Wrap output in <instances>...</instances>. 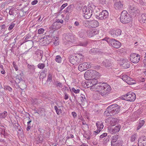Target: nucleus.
Returning <instances> with one entry per match:
<instances>
[{
  "label": "nucleus",
  "instance_id": "1",
  "mask_svg": "<svg viewBox=\"0 0 146 146\" xmlns=\"http://www.w3.org/2000/svg\"><path fill=\"white\" fill-rule=\"evenodd\" d=\"M95 87L99 92L100 94L103 96L108 95L111 90L110 86L105 83H99Z\"/></svg>",
  "mask_w": 146,
  "mask_h": 146
},
{
  "label": "nucleus",
  "instance_id": "2",
  "mask_svg": "<svg viewBox=\"0 0 146 146\" xmlns=\"http://www.w3.org/2000/svg\"><path fill=\"white\" fill-rule=\"evenodd\" d=\"M120 110V106L117 104H114L109 106L104 114L106 116H112L117 114Z\"/></svg>",
  "mask_w": 146,
  "mask_h": 146
},
{
  "label": "nucleus",
  "instance_id": "3",
  "mask_svg": "<svg viewBox=\"0 0 146 146\" xmlns=\"http://www.w3.org/2000/svg\"><path fill=\"white\" fill-rule=\"evenodd\" d=\"M120 20L123 23H127L131 21L132 18L130 15L126 11H123L120 15Z\"/></svg>",
  "mask_w": 146,
  "mask_h": 146
},
{
  "label": "nucleus",
  "instance_id": "4",
  "mask_svg": "<svg viewBox=\"0 0 146 146\" xmlns=\"http://www.w3.org/2000/svg\"><path fill=\"white\" fill-rule=\"evenodd\" d=\"M92 10L91 5L88 7L86 6H84L82 9L84 17L86 19H89L92 15Z\"/></svg>",
  "mask_w": 146,
  "mask_h": 146
},
{
  "label": "nucleus",
  "instance_id": "5",
  "mask_svg": "<svg viewBox=\"0 0 146 146\" xmlns=\"http://www.w3.org/2000/svg\"><path fill=\"white\" fill-rule=\"evenodd\" d=\"M136 98V95L133 92H129L127 93L126 94L122 96V99L125 100L127 99L126 100L130 102L134 101Z\"/></svg>",
  "mask_w": 146,
  "mask_h": 146
},
{
  "label": "nucleus",
  "instance_id": "6",
  "mask_svg": "<svg viewBox=\"0 0 146 146\" xmlns=\"http://www.w3.org/2000/svg\"><path fill=\"white\" fill-rule=\"evenodd\" d=\"M106 40L110 45L115 48H119L121 45L120 42L114 39H110L109 38H108Z\"/></svg>",
  "mask_w": 146,
  "mask_h": 146
},
{
  "label": "nucleus",
  "instance_id": "7",
  "mask_svg": "<svg viewBox=\"0 0 146 146\" xmlns=\"http://www.w3.org/2000/svg\"><path fill=\"white\" fill-rule=\"evenodd\" d=\"M124 2L122 1L117 0L114 3L113 7L115 9L118 11L123 10L124 7Z\"/></svg>",
  "mask_w": 146,
  "mask_h": 146
},
{
  "label": "nucleus",
  "instance_id": "8",
  "mask_svg": "<svg viewBox=\"0 0 146 146\" xmlns=\"http://www.w3.org/2000/svg\"><path fill=\"white\" fill-rule=\"evenodd\" d=\"M108 13L107 10H103L100 13L99 15H96V18L99 19L103 20L108 17Z\"/></svg>",
  "mask_w": 146,
  "mask_h": 146
},
{
  "label": "nucleus",
  "instance_id": "9",
  "mask_svg": "<svg viewBox=\"0 0 146 146\" xmlns=\"http://www.w3.org/2000/svg\"><path fill=\"white\" fill-rule=\"evenodd\" d=\"M91 67V63L86 62L80 64L78 66V68L79 70L82 72L90 68Z\"/></svg>",
  "mask_w": 146,
  "mask_h": 146
},
{
  "label": "nucleus",
  "instance_id": "10",
  "mask_svg": "<svg viewBox=\"0 0 146 146\" xmlns=\"http://www.w3.org/2000/svg\"><path fill=\"white\" fill-rule=\"evenodd\" d=\"M121 30L120 29H112L110 30L109 31V33L112 36L116 38L121 35Z\"/></svg>",
  "mask_w": 146,
  "mask_h": 146
},
{
  "label": "nucleus",
  "instance_id": "11",
  "mask_svg": "<svg viewBox=\"0 0 146 146\" xmlns=\"http://www.w3.org/2000/svg\"><path fill=\"white\" fill-rule=\"evenodd\" d=\"M130 61L134 63H137L139 61L140 59V55L135 53L131 54L130 55Z\"/></svg>",
  "mask_w": 146,
  "mask_h": 146
},
{
  "label": "nucleus",
  "instance_id": "12",
  "mask_svg": "<svg viewBox=\"0 0 146 146\" xmlns=\"http://www.w3.org/2000/svg\"><path fill=\"white\" fill-rule=\"evenodd\" d=\"M99 32V31L96 29H90L86 31V33L88 36L91 37L98 34Z\"/></svg>",
  "mask_w": 146,
  "mask_h": 146
},
{
  "label": "nucleus",
  "instance_id": "13",
  "mask_svg": "<svg viewBox=\"0 0 146 146\" xmlns=\"http://www.w3.org/2000/svg\"><path fill=\"white\" fill-rule=\"evenodd\" d=\"M63 38L67 41L73 42L74 39V36L72 35L71 33L64 34L63 35Z\"/></svg>",
  "mask_w": 146,
  "mask_h": 146
},
{
  "label": "nucleus",
  "instance_id": "14",
  "mask_svg": "<svg viewBox=\"0 0 146 146\" xmlns=\"http://www.w3.org/2000/svg\"><path fill=\"white\" fill-rule=\"evenodd\" d=\"M79 58L78 56H74L72 55L69 58V60L70 62L73 65H78L79 62H78Z\"/></svg>",
  "mask_w": 146,
  "mask_h": 146
},
{
  "label": "nucleus",
  "instance_id": "15",
  "mask_svg": "<svg viewBox=\"0 0 146 146\" xmlns=\"http://www.w3.org/2000/svg\"><path fill=\"white\" fill-rule=\"evenodd\" d=\"M138 144L140 146H146V137L143 136L140 137L138 139Z\"/></svg>",
  "mask_w": 146,
  "mask_h": 146
},
{
  "label": "nucleus",
  "instance_id": "16",
  "mask_svg": "<svg viewBox=\"0 0 146 146\" xmlns=\"http://www.w3.org/2000/svg\"><path fill=\"white\" fill-rule=\"evenodd\" d=\"M121 126L118 125L115 126L113 128H111L109 130V132L110 133L113 134V133L118 132L121 128Z\"/></svg>",
  "mask_w": 146,
  "mask_h": 146
},
{
  "label": "nucleus",
  "instance_id": "17",
  "mask_svg": "<svg viewBox=\"0 0 146 146\" xmlns=\"http://www.w3.org/2000/svg\"><path fill=\"white\" fill-rule=\"evenodd\" d=\"M90 28H94L97 27L99 25V23L97 21L92 20L90 21Z\"/></svg>",
  "mask_w": 146,
  "mask_h": 146
},
{
  "label": "nucleus",
  "instance_id": "18",
  "mask_svg": "<svg viewBox=\"0 0 146 146\" xmlns=\"http://www.w3.org/2000/svg\"><path fill=\"white\" fill-rule=\"evenodd\" d=\"M91 70H88L84 74V77L86 80H90L92 78Z\"/></svg>",
  "mask_w": 146,
  "mask_h": 146
},
{
  "label": "nucleus",
  "instance_id": "19",
  "mask_svg": "<svg viewBox=\"0 0 146 146\" xmlns=\"http://www.w3.org/2000/svg\"><path fill=\"white\" fill-rule=\"evenodd\" d=\"M102 64L106 67H108L111 66V64L110 60L105 59L103 61Z\"/></svg>",
  "mask_w": 146,
  "mask_h": 146
},
{
  "label": "nucleus",
  "instance_id": "20",
  "mask_svg": "<svg viewBox=\"0 0 146 146\" xmlns=\"http://www.w3.org/2000/svg\"><path fill=\"white\" fill-rule=\"evenodd\" d=\"M92 78H98L99 73L98 72L95 70H91Z\"/></svg>",
  "mask_w": 146,
  "mask_h": 146
},
{
  "label": "nucleus",
  "instance_id": "21",
  "mask_svg": "<svg viewBox=\"0 0 146 146\" xmlns=\"http://www.w3.org/2000/svg\"><path fill=\"white\" fill-rule=\"evenodd\" d=\"M137 10V8L133 5L130 6L128 9L129 12L131 13H136Z\"/></svg>",
  "mask_w": 146,
  "mask_h": 146
},
{
  "label": "nucleus",
  "instance_id": "22",
  "mask_svg": "<svg viewBox=\"0 0 146 146\" xmlns=\"http://www.w3.org/2000/svg\"><path fill=\"white\" fill-rule=\"evenodd\" d=\"M98 78H92L89 80V82L92 85V86L95 85H96V84H97V85L99 83H98Z\"/></svg>",
  "mask_w": 146,
  "mask_h": 146
},
{
  "label": "nucleus",
  "instance_id": "23",
  "mask_svg": "<svg viewBox=\"0 0 146 146\" xmlns=\"http://www.w3.org/2000/svg\"><path fill=\"white\" fill-rule=\"evenodd\" d=\"M123 63L122 64V66L124 68H129L130 66L129 62L127 60H123Z\"/></svg>",
  "mask_w": 146,
  "mask_h": 146
},
{
  "label": "nucleus",
  "instance_id": "24",
  "mask_svg": "<svg viewBox=\"0 0 146 146\" xmlns=\"http://www.w3.org/2000/svg\"><path fill=\"white\" fill-rule=\"evenodd\" d=\"M119 136L117 135H115L112 136L111 139V143H115L119 139Z\"/></svg>",
  "mask_w": 146,
  "mask_h": 146
},
{
  "label": "nucleus",
  "instance_id": "25",
  "mask_svg": "<svg viewBox=\"0 0 146 146\" xmlns=\"http://www.w3.org/2000/svg\"><path fill=\"white\" fill-rule=\"evenodd\" d=\"M74 8V6L72 5H70L64 11V13H70L72 11Z\"/></svg>",
  "mask_w": 146,
  "mask_h": 146
},
{
  "label": "nucleus",
  "instance_id": "26",
  "mask_svg": "<svg viewBox=\"0 0 146 146\" xmlns=\"http://www.w3.org/2000/svg\"><path fill=\"white\" fill-rule=\"evenodd\" d=\"M19 83L20 84V85L18 86L19 87L21 90H24L26 88V85L25 81H22L20 82H19Z\"/></svg>",
  "mask_w": 146,
  "mask_h": 146
},
{
  "label": "nucleus",
  "instance_id": "27",
  "mask_svg": "<svg viewBox=\"0 0 146 146\" xmlns=\"http://www.w3.org/2000/svg\"><path fill=\"white\" fill-rule=\"evenodd\" d=\"M140 22L141 23H146V14L143 13L141 15Z\"/></svg>",
  "mask_w": 146,
  "mask_h": 146
},
{
  "label": "nucleus",
  "instance_id": "28",
  "mask_svg": "<svg viewBox=\"0 0 146 146\" xmlns=\"http://www.w3.org/2000/svg\"><path fill=\"white\" fill-rule=\"evenodd\" d=\"M126 82L129 85H132L136 83L135 81L130 77L128 78V80Z\"/></svg>",
  "mask_w": 146,
  "mask_h": 146
},
{
  "label": "nucleus",
  "instance_id": "29",
  "mask_svg": "<svg viewBox=\"0 0 146 146\" xmlns=\"http://www.w3.org/2000/svg\"><path fill=\"white\" fill-rule=\"evenodd\" d=\"M53 84L57 88H62L63 87L62 84L58 81H55Z\"/></svg>",
  "mask_w": 146,
  "mask_h": 146
},
{
  "label": "nucleus",
  "instance_id": "30",
  "mask_svg": "<svg viewBox=\"0 0 146 146\" xmlns=\"http://www.w3.org/2000/svg\"><path fill=\"white\" fill-rule=\"evenodd\" d=\"M97 127V129L100 130L101 131L103 128L104 125L101 122H97L96 123Z\"/></svg>",
  "mask_w": 146,
  "mask_h": 146
},
{
  "label": "nucleus",
  "instance_id": "31",
  "mask_svg": "<svg viewBox=\"0 0 146 146\" xmlns=\"http://www.w3.org/2000/svg\"><path fill=\"white\" fill-rule=\"evenodd\" d=\"M122 142L121 141H117L115 143H111V146H121L122 145Z\"/></svg>",
  "mask_w": 146,
  "mask_h": 146
},
{
  "label": "nucleus",
  "instance_id": "32",
  "mask_svg": "<svg viewBox=\"0 0 146 146\" xmlns=\"http://www.w3.org/2000/svg\"><path fill=\"white\" fill-rule=\"evenodd\" d=\"M145 121L143 120H140L139 121V124L137 127V130L139 129L144 125Z\"/></svg>",
  "mask_w": 146,
  "mask_h": 146
},
{
  "label": "nucleus",
  "instance_id": "33",
  "mask_svg": "<svg viewBox=\"0 0 146 146\" xmlns=\"http://www.w3.org/2000/svg\"><path fill=\"white\" fill-rule=\"evenodd\" d=\"M22 74H20L19 75H17V76L16 77V80L18 82V83L19 82H20L22 81H24L23 80V78L22 77Z\"/></svg>",
  "mask_w": 146,
  "mask_h": 146
},
{
  "label": "nucleus",
  "instance_id": "34",
  "mask_svg": "<svg viewBox=\"0 0 146 146\" xmlns=\"http://www.w3.org/2000/svg\"><path fill=\"white\" fill-rule=\"evenodd\" d=\"M91 7H92V12L97 13L100 11V9L97 7L95 6L94 5H91Z\"/></svg>",
  "mask_w": 146,
  "mask_h": 146
},
{
  "label": "nucleus",
  "instance_id": "35",
  "mask_svg": "<svg viewBox=\"0 0 146 146\" xmlns=\"http://www.w3.org/2000/svg\"><path fill=\"white\" fill-rule=\"evenodd\" d=\"M60 108V107L59 106L58 108L56 106H55L54 107V108L56 110V112L57 114L58 115H59L62 112V110H61V109L59 108Z\"/></svg>",
  "mask_w": 146,
  "mask_h": 146
},
{
  "label": "nucleus",
  "instance_id": "36",
  "mask_svg": "<svg viewBox=\"0 0 146 146\" xmlns=\"http://www.w3.org/2000/svg\"><path fill=\"white\" fill-rule=\"evenodd\" d=\"M38 114L43 115L45 112V110L44 109L42 108H38Z\"/></svg>",
  "mask_w": 146,
  "mask_h": 146
},
{
  "label": "nucleus",
  "instance_id": "37",
  "mask_svg": "<svg viewBox=\"0 0 146 146\" xmlns=\"http://www.w3.org/2000/svg\"><path fill=\"white\" fill-rule=\"evenodd\" d=\"M90 21L86 20L84 21L83 24L84 26L90 28Z\"/></svg>",
  "mask_w": 146,
  "mask_h": 146
},
{
  "label": "nucleus",
  "instance_id": "38",
  "mask_svg": "<svg viewBox=\"0 0 146 146\" xmlns=\"http://www.w3.org/2000/svg\"><path fill=\"white\" fill-rule=\"evenodd\" d=\"M28 67L29 69L31 72H33L35 71V68L33 65H29L28 64Z\"/></svg>",
  "mask_w": 146,
  "mask_h": 146
},
{
  "label": "nucleus",
  "instance_id": "39",
  "mask_svg": "<svg viewBox=\"0 0 146 146\" xmlns=\"http://www.w3.org/2000/svg\"><path fill=\"white\" fill-rule=\"evenodd\" d=\"M52 75L50 73L49 74L48 78L46 81V83L48 84V82L49 84H50V83L51 82L52 80Z\"/></svg>",
  "mask_w": 146,
  "mask_h": 146
},
{
  "label": "nucleus",
  "instance_id": "40",
  "mask_svg": "<svg viewBox=\"0 0 146 146\" xmlns=\"http://www.w3.org/2000/svg\"><path fill=\"white\" fill-rule=\"evenodd\" d=\"M99 51L98 49L96 48H92L90 50V51H89L90 53L95 54L96 53H98Z\"/></svg>",
  "mask_w": 146,
  "mask_h": 146
},
{
  "label": "nucleus",
  "instance_id": "41",
  "mask_svg": "<svg viewBox=\"0 0 146 146\" xmlns=\"http://www.w3.org/2000/svg\"><path fill=\"white\" fill-rule=\"evenodd\" d=\"M17 10L13 9H10L9 12V14L10 15H12L13 16L14 15V13H17Z\"/></svg>",
  "mask_w": 146,
  "mask_h": 146
},
{
  "label": "nucleus",
  "instance_id": "42",
  "mask_svg": "<svg viewBox=\"0 0 146 146\" xmlns=\"http://www.w3.org/2000/svg\"><path fill=\"white\" fill-rule=\"evenodd\" d=\"M107 3L108 2L106 0H100L99 1V4L102 5H106Z\"/></svg>",
  "mask_w": 146,
  "mask_h": 146
},
{
  "label": "nucleus",
  "instance_id": "43",
  "mask_svg": "<svg viewBox=\"0 0 146 146\" xmlns=\"http://www.w3.org/2000/svg\"><path fill=\"white\" fill-rule=\"evenodd\" d=\"M61 58L59 55H57L55 58L56 61L58 63H60L61 62Z\"/></svg>",
  "mask_w": 146,
  "mask_h": 146
},
{
  "label": "nucleus",
  "instance_id": "44",
  "mask_svg": "<svg viewBox=\"0 0 146 146\" xmlns=\"http://www.w3.org/2000/svg\"><path fill=\"white\" fill-rule=\"evenodd\" d=\"M1 118H5L7 115V112L5 111L2 113H1Z\"/></svg>",
  "mask_w": 146,
  "mask_h": 146
},
{
  "label": "nucleus",
  "instance_id": "45",
  "mask_svg": "<svg viewBox=\"0 0 146 146\" xmlns=\"http://www.w3.org/2000/svg\"><path fill=\"white\" fill-rule=\"evenodd\" d=\"M4 90H8L9 92H11L12 91V88L9 86H4Z\"/></svg>",
  "mask_w": 146,
  "mask_h": 146
},
{
  "label": "nucleus",
  "instance_id": "46",
  "mask_svg": "<svg viewBox=\"0 0 146 146\" xmlns=\"http://www.w3.org/2000/svg\"><path fill=\"white\" fill-rule=\"evenodd\" d=\"M72 91L76 94H78L79 93L80 90L79 89H77V88H72Z\"/></svg>",
  "mask_w": 146,
  "mask_h": 146
},
{
  "label": "nucleus",
  "instance_id": "47",
  "mask_svg": "<svg viewBox=\"0 0 146 146\" xmlns=\"http://www.w3.org/2000/svg\"><path fill=\"white\" fill-rule=\"evenodd\" d=\"M44 30L42 28H40L38 29V34H43L44 33Z\"/></svg>",
  "mask_w": 146,
  "mask_h": 146
},
{
  "label": "nucleus",
  "instance_id": "48",
  "mask_svg": "<svg viewBox=\"0 0 146 146\" xmlns=\"http://www.w3.org/2000/svg\"><path fill=\"white\" fill-rule=\"evenodd\" d=\"M129 77L128 76H127L126 75H123L122 76V79L124 81L126 82L127 80H128V78Z\"/></svg>",
  "mask_w": 146,
  "mask_h": 146
},
{
  "label": "nucleus",
  "instance_id": "49",
  "mask_svg": "<svg viewBox=\"0 0 146 146\" xmlns=\"http://www.w3.org/2000/svg\"><path fill=\"white\" fill-rule=\"evenodd\" d=\"M79 35L80 37L81 38H83L85 37V35L83 31H81L79 33Z\"/></svg>",
  "mask_w": 146,
  "mask_h": 146
},
{
  "label": "nucleus",
  "instance_id": "50",
  "mask_svg": "<svg viewBox=\"0 0 146 146\" xmlns=\"http://www.w3.org/2000/svg\"><path fill=\"white\" fill-rule=\"evenodd\" d=\"M38 67L40 69H43L45 67V64L43 63H39L38 65Z\"/></svg>",
  "mask_w": 146,
  "mask_h": 146
},
{
  "label": "nucleus",
  "instance_id": "51",
  "mask_svg": "<svg viewBox=\"0 0 146 146\" xmlns=\"http://www.w3.org/2000/svg\"><path fill=\"white\" fill-rule=\"evenodd\" d=\"M136 135L135 134L132 135L131 137V142L135 141L136 139Z\"/></svg>",
  "mask_w": 146,
  "mask_h": 146
},
{
  "label": "nucleus",
  "instance_id": "52",
  "mask_svg": "<svg viewBox=\"0 0 146 146\" xmlns=\"http://www.w3.org/2000/svg\"><path fill=\"white\" fill-rule=\"evenodd\" d=\"M90 133H84L83 135L84 137L88 139H90V138L89 135V134Z\"/></svg>",
  "mask_w": 146,
  "mask_h": 146
},
{
  "label": "nucleus",
  "instance_id": "53",
  "mask_svg": "<svg viewBox=\"0 0 146 146\" xmlns=\"http://www.w3.org/2000/svg\"><path fill=\"white\" fill-rule=\"evenodd\" d=\"M61 25H58L56 26V27H51L52 30H57L60 29L61 27Z\"/></svg>",
  "mask_w": 146,
  "mask_h": 146
},
{
  "label": "nucleus",
  "instance_id": "54",
  "mask_svg": "<svg viewBox=\"0 0 146 146\" xmlns=\"http://www.w3.org/2000/svg\"><path fill=\"white\" fill-rule=\"evenodd\" d=\"M4 90V88H3V87H2V85L0 83V94H1H1H3Z\"/></svg>",
  "mask_w": 146,
  "mask_h": 146
},
{
  "label": "nucleus",
  "instance_id": "55",
  "mask_svg": "<svg viewBox=\"0 0 146 146\" xmlns=\"http://www.w3.org/2000/svg\"><path fill=\"white\" fill-rule=\"evenodd\" d=\"M68 5V4L67 3H65V4H63L61 7L60 8V11H61L62 9H63L65 7L67 6Z\"/></svg>",
  "mask_w": 146,
  "mask_h": 146
},
{
  "label": "nucleus",
  "instance_id": "56",
  "mask_svg": "<svg viewBox=\"0 0 146 146\" xmlns=\"http://www.w3.org/2000/svg\"><path fill=\"white\" fill-rule=\"evenodd\" d=\"M107 133H103L102 134V135H101L100 136V139H102L104 137H106L107 136Z\"/></svg>",
  "mask_w": 146,
  "mask_h": 146
},
{
  "label": "nucleus",
  "instance_id": "57",
  "mask_svg": "<svg viewBox=\"0 0 146 146\" xmlns=\"http://www.w3.org/2000/svg\"><path fill=\"white\" fill-rule=\"evenodd\" d=\"M15 24L14 23H12L11 25L9 26L8 28L9 30H11L15 26Z\"/></svg>",
  "mask_w": 146,
  "mask_h": 146
},
{
  "label": "nucleus",
  "instance_id": "58",
  "mask_svg": "<svg viewBox=\"0 0 146 146\" xmlns=\"http://www.w3.org/2000/svg\"><path fill=\"white\" fill-rule=\"evenodd\" d=\"M37 54L38 55L40 56L42 58L43 56V51L41 50H40L37 53Z\"/></svg>",
  "mask_w": 146,
  "mask_h": 146
},
{
  "label": "nucleus",
  "instance_id": "59",
  "mask_svg": "<svg viewBox=\"0 0 146 146\" xmlns=\"http://www.w3.org/2000/svg\"><path fill=\"white\" fill-rule=\"evenodd\" d=\"M63 21L62 19H56V22H57L58 23H61V24H62L63 23Z\"/></svg>",
  "mask_w": 146,
  "mask_h": 146
},
{
  "label": "nucleus",
  "instance_id": "60",
  "mask_svg": "<svg viewBox=\"0 0 146 146\" xmlns=\"http://www.w3.org/2000/svg\"><path fill=\"white\" fill-rule=\"evenodd\" d=\"M25 41H28L29 40V38H30V36L29 35H27L25 36Z\"/></svg>",
  "mask_w": 146,
  "mask_h": 146
},
{
  "label": "nucleus",
  "instance_id": "61",
  "mask_svg": "<svg viewBox=\"0 0 146 146\" xmlns=\"http://www.w3.org/2000/svg\"><path fill=\"white\" fill-rule=\"evenodd\" d=\"M13 125L15 127L17 128H19V127H21L20 126L17 122L15 123Z\"/></svg>",
  "mask_w": 146,
  "mask_h": 146
},
{
  "label": "nucleus",
  "instance_id": "62",
  "mask_svg": "<svg viewBox=\"0 0 146 146\" xmlns=\"http://www.w3.org/2000/svg\"><path fill=\"white\" fill-rule=\"evenodd\" d=\"M104 142L106 143L109 141L110 137H108V136L107 137H106H106L104 138Z\"/></svg>",
  "mask_w": 146,
  "mask_h": 146
},
{
  "label": "nucleus",
  "instance_id": "63",
  "mask_svg": "<svg viewBox=\"0 0 146 146\" xmlns=\"http://www.w3.org/2000/svg\"><path fill=\"white\" fill-rule=\"evenodd\" d=\"M46 74H44L42 73H41L39 76L40 78L43 79L44 77H46Z\"/></svg>",
  "mask_w": 146,
  "mask_h": 146
},
{
  "label": "nucleus",
  "instance_id": "64",
  "mask_svg": "<svg viewBox=\"0 0 146 146\" xmlns=\"http://www.w3.org/2000/svg\"><path fill=\"white\" fill-rule=\"evenodd\" d=\"M143 62L144 65L146 66V53L145 54L144 59L143 60Z\"/></svg>",
  "mask_w": 146,
  "mask_h": 146
}]
</instances>
